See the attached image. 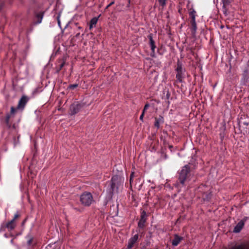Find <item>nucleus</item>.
Wrapping results in <instances>:
<instances>
[{"label": "nucleus", "mask_w": 249, "mask_h": 249, "mask_svg": "<svg viewBox=\"0 0 249 249\" xmlns=\"http://www.w3.org/2000/svg\"><path fill=\"white\" fill-rule=\"evenodd\" d=\"M98 18H96V17H94L91 19V20L90 21V26H89L90 29H91L93 26H94L96 24V23L98 21Z\"/></svg>", "instance_id": "obj_18"}, {"label": "nucleus", "mask_w": 249, "mask_h": 249, "mask_svg": "<svg viewBox=\"0 0 249 249\" xmlns=\"http://www.w3.org/2000/svg\"><path fill=\"white\" fill-rule=\"evenodd\" d=\"M81 108V105L79 104L72 105L71 107V114L74 115L79 112Z\"/></svg>", "instance_id": "obj_11"}, {"label": "nucleus", "mask_w": 249, "mask_h": 249, "mask_svg": "<svg viewBox=\"0 0 249 249\" xmlns=\"http://www.w3.org/2000/svg\"><path fill=\"white\" fill-rule=\"evenodd\" d=\"M10 117V115L7 114L6 117V120H5L7 124L9 123V121Z\"/></svg>", "instance_id": "obj_28"}, {"label": "nucleus", "mask_w": 249, "mask_h": 249, "mask_svg": "<svg viewBox=\"0 0 249 249\" xmlns=\"http://www.w3.org/2000/svg\"><path fill=\"white\" fill-rule=\"evenodd\" d=\"M170 96V94L169 91H168L167 94H166V98H167V99H168L169 98Z\"/></svg>", "instance_id": "obj_33"}, {"label": "nucleus", "mask_w": 249, "mask_h": 249, "mask_svg": "<svg viewBox=\"0 0 249 249\" xmlns=\"http://www.w3.org/2000/svg\"><path fill=\"white\" fill-rule=\"evenodd\" d=\"M248 83H249V70L247 68L243 71L242 77L241 79V84L246 85Z\"/></svg>", "instance_id": "obj_6"}, {"label": "nucleus", "mask_w": 249, "mask_h": 249, "mask_svg": "<svg viewBox=\"0 0 249 249\" xmlns=\"http://www.w3.org/2000/svg\"><path fill=\"white\" fill-rule=\"evenodd\" d=\"M16 226V222L14 220H11L5 225H1L0 228V231L4 230V228H7L8 231H11L15 229Z\"/></svg>", "instance_id": "obj_7"}, {"label": "nucleus", "mask_w": 249, "mask_h": 249, "mask_svg": "<svg viewBox=\"0 0 249 249\" xmlns=\"http://www.w3.org/2000/svg\"><path fill=\"white\" fill-rule=\"evenodd\" d=\"M192 29L191 33L193 36H195L196 31L197 27L196 21H191Z\"/></svg>", "instance_id": "obj_17"}, {"label": "nucleus", "mask_w": 249, "mask_h": 249, "mask_svg": "<svg viewBox=\"0 0 249 249\" xmlns=\"http://www.w3.org/2000/svg\"><path fill=\"white\" fill-rule=\"evenodd\" d=\"M133 175H134V173H132L131 175H130V183L131 184L132 181V179H133Z\"/></svg>", "instance_id": "obj_31"}, {"label": "nucleus", "mask_w": 249, "mask_h": 249, "mask_svg": "<svg viewBox=\"0 0 249 249\" xmlns=\"http://www.w3.org/2000/svg\"><path fill=\"white\" fill-rule=\"evenodd\" d=\"M19 216V214L17 212L14 215V218L12 220H14V221H15V220Z\"/></svg>", "instance_id": "obj_29"}, {"label": "nucleus", "mask_w": 249, "mask_h": 249, "mask_svg": "<svg viewBox=\"0 0 249 249\" xmlns=\"http://www.w3.org/2000/svg\"><path fill=\"white\" fill-rule=\"evenodd\" d=\"M190 168L188 165L183 166L180 171L178 179L182 185H184L186 180L188 174L190 172Z\"/></svg>", "instance_id": "obj_4"}, {"label": "nucleus", "mask_w": 249, "mask_h": 249, "mask_svg": "<svg viewBox=\"0 0 249 249\" xmlns=\"http://www.w3.org/2000/svg\"><path fill=\"white\" fill-rule=\"evenodd\" d=\"M182 239V237L179 236L177 234H175L174 238L172 241V245L175 247L178 246Z\"/></svg>", "instance_id": "obj_14"}, {"label": "nucleus", "mask_w": 249, "mask_h": 249, "mask_svg": "<svg viewBox=\"0 0 249 249\" xmlns=\"http://www.w3.org/2000/svg\"><path fill=\"white\" fill-rule=\"evenodd\" d=\"M32 239H29L28 242H27V244L28 245H30L31 243H32Z\"/></svg>", "instance_id": "obj_34"}, {"label": "nucleus", "mask_w": 249, "mask_h": 249, "mask_svg": "<svg viewBox=\"0 0 249 249\" xmlns=\"http://www.w3.org/2000/svg\"><path fill=\"white\" fill-rule=\"evenodd\" d=\"M13 239H12V240H11V242L12 243H13Z\"/></svg>", "instance_id": "obj_36"}, {"label": "nucleus", "mask_w": 249, "mask_h": 249, "mask_svg": "<svg viewBox=\"0 0 249 249\" xmlns=\"http://www.w3.org/2000/svg\"><path fill=\"white\" fill-rule=\"evenodd\" d=\"M177 71L176 78L177 81L182 83L184 77L185 69L183 68L181 63L178 61L177 62V67L176 69Z\"/></svg>", "instance_id": "obj_3"}, {"label": "nucleus", "mask_w": 249, "mask_h": 249, "mask_svg": "<svg viewBox=\"0 0 249 249\" xmlns=\"http://www.w3.org/2000/svg\"><path fill=\"white\" fill-rule=\"evenodd\" d=\"M44 14V12H40L37 13L36 15V23L39 24L42 22V18Z\"/></svg>", "instance_id": "obj_15"}, {"label": "nucleus", "mask_w": 249, "mask_h": 249, "mask_svg": "<svg viewBox=\"0 0 249 249\" xmlns=\"http://www.w3.org/2000/svg\"><path fill=\"white\" fill-rule=\"evenodd\" d=\"M78 85L77 84H74L72 85H69L68 89H73L75 88H77L78 87Z\"/></svg>", "instance_id": "obj_23"}, {"label": "nucleus", "mask_w": 249, "mask_h": 249, "mask_svg": "<svg viewBox=\"0 0 249 249\" xmlns=\"http://www.w3.org/2000/svg\"><path fill=\"white\" fill-rule=\"evenodd\" d=\"M114 3V1H111L109 4H108L106 7V9H107V8H108L110 6H111L112 4H113Z\"/></svg>", "instance_id": "obj_30"}, {"label": "nucleus", "mask_w": 249, "mask_h": 249, "mask_svg": "<svg viewBox=\"0 0 249 249\" xmlns=\"http://www.w3.org/2000/svg\"><path fill=\"white\" fill-rule=\"evenodd\" d=\"M123 180L117 175L112 177L110 182L109 193L112 194L114 192H118L119 187L123 184Z\"/></svg>", "instance_id": "obj_1"}, {"label": "nucleus", "mask_w": 249, "mask_h": 249, "mask_svg": "<svg viewBox=\"0 0 249 249\" xmlns=\"http://www.w3.org/2000/svg\"><path fill=\"white\" fill-rule=\"evenodd\" d=\"M196 12L194 9L189 13V15L192 18L191 21H196Z\"/></svg>", "instance_id": "obj_20"}, {"label": "nucleus", "mask_w": 249, "mask_h": 249, "mask_svg": "<svg viewBox=\"0 0 249 249\" xmlns=\"http://www.w3.org/2000/svg\"><path fill=\"white\" fill-rule=\"evenodd\" d=\"M64 66V63H62L60 65V69H61Z\"/></svg>", "instance_id": "obj_35"}, {"label": "nucleus", "mask_w": 249, "mask_h": 249, "mask_svg": "<svg viewBox=\"0 0 249 249\" xmlns=\"http://www.w3.org/2000/svg\"><path fill=\"white\" fill-rule=\"evenodd\" d=\"M149 38L150 41V46L151 50L150 55L152 57L155 58L156 57L155 49L156 46L155 44V41L153 39L152 36H149Z\"/></svg>", "instance_id": "obj_8"}, {"label": "nucleus", "mask_w": 249, "mask_h": 249, "mask_svg": "<svg viewBox=\"0 0 249 249\" xmlns=\"http://www.w3.org/2000/svg\"><path fill=\"white\" fill-rule=\"evenodd\" d=\"M239 124L241 126L244 125L245 126V128L247 130H249V122L247 121H243L242 120H240L239 121Z\"/></svg>", "instance_id": "obj_19"}, {"label": "nucleus", "mask_w": 249, "mask_h": 249, "mask_svg": "<svg viewBox=\"0 0 249 249\" xmlns=\"http://www.w3.org/2000/svg\"><path fill=\"white\" fill-rule=\"evenodd\" d=\"M60 14H59L58 15V16H57V23H58V25L59 27L60 28H61V23H60Z\"/></svg>", "instance_id": "obj_25"}, {"label": "nucleus", "mask_w": 249, "mask_h": 249, "mask_svg": "<svg viewBox=\"0 0 249 249\" xmlns=\"http://www.w3.org/2000/svg\"><path fill=\"white\" fill-rule=\"evenodd\" d=\"M144 113L142 112V114L141 115V116L140 117V120L143 121V116H144Z\"/></svg>", "instance_id": "obj_32"}, {"label": "nucleus", "mask_w": 249, "mask_h": 249, "mask_svg": "<svg viewBox=\"0 0 249 249\" xmlns=\"http://www.w3.org/2000/svg\"><path fill=\"white\" fill-rule=\"evenodd\" d=\"M164 123V118L162 116H160L159 118H155L154 126L158 129L160 128V125Z\"/></svg>", "instance_id": "obj_13"}, {"label": "nucleus", "mask_w": 249, "mask_h": 249, "mask_svg": "<svg viewBox=\"0 0 249 249\" xmlns=\"http://www.w3.org/2000/svg\"><path fill=\"white\" fill-rule=\"evenodd\" d=\"M93 201V198L91 193L84 192L80 196V202L85 206H90Z\"/></svg>", "instance_id": "obj_2"}, {"label": "nucleus", "mask_w": 249, "mask_h": 249, "mask_svg": "<svg viewBox=\"0 0 249 249\" xmlns=\"http://www.w3.org/2000/svg\"><path fill=\"white\" fill-rule=\"evenodd\" d=\"M29 100V98L26 95H22L20 99L17 109L19 110H23L25 105Z\"/></svg>", "instance_id": "obj_5"}, {"label": "nucleus", "mask_w": 249, "mask_h": 249, "mask_svg": "<svg viewBox=\"0 0 249 249\" xmlns=\"http://www.w3.org/2000/svg\"><path fill=\"white\" fill-rule=\"evenodd\" d=\"M231 0H222L223 4L229 5Z\"/></svg>", "instance_id": "obj_24"}, {"label": "nucleus", "mask_w": 249, "mask_h": 249, "mask_svg": "<svg viewBox=\"0 0 249 249\" xmlns=\"http://www.w3.org/2000/svg\"><path fill=\"white\" fill-rule=\"evenodd\" d=\"M166 0H159L160 4L162 7H164L166 5Z\"/></svg>", "instance_id": "obj_22"}, {"label": "nucleus", "mask_w": 249, "mask_h": 249, "mask_svg": "<svg viewBox=\"0 0 249 249\" xmlns=\"http://www.w3.org/2000/svg\"><path fill=\"white\" fill-rule=\"evenodd\" d=\"M15 111H16V108L14 107H11V113L14 114Z\"/></svg>", "instance_id": "obj_27"}, {"label": "nucleus", "mask_w": 249, "mask_h": 249, "mask_svg": "<svg viewBox=\"0 0 249 249\" xmlns=\"http://www.w3.org/2000/svg\"><path fill=\"white\" fill-rule=\"evenodd\" d=\"M146 213L145 211H143L141 215V219L138 222V226L140 228L144 227V223L146 221Z\"/></svg>", "instance_id": "obj_10"}, {"label": "nucleus", "mask_w": 249, "mask_h": 249, "mask_svg": "<svg viewBox=\"0 0 249 249\" xmlns=\"http://www.w3.org/2000/svg\"><path fill=\"white\" fill-rule=\"evenodd\" d=\"M231 249H249V243L234 247Z\"/></svg>", "instance_id": "obj_16"}, {"label": "nucleus", "mask_w": 249, "mask_h": 249, "mask_svg": "<svg viewBox=\"0 0 249 249\" xmlns=\"http://www.w3.org/2000/svg\"><path fill=\"white\" fill-rule=\"evenodd\" d=\"M227 5H228L223 4L222 8V11L223 13L224 14V15H225L226 16H227L229 13L228 9L226 7V6Z\"/></svg>", "instance_id": "obj_21"}, {"label": "nucleus", "mask_w": 249, "mask_h": 249, "mask_svg": "<svg viewBox=\"0 0 249 249\" xmlns=\"http://www.w3.org/2000/svg\"><path fill=\"white\" fill-rule=\"evenodd\" d=\"M149 107V104H147L145 105L142 112L144 113L145 111L147 110V109Z\"/></svg>", "instance_id": "obj_26"}, {"label": "nucleus", "mask_w": 249, "mask_h": 249, "mask_svg": "<svg viewBox=\"0 0 249 249\" xmlns=\"http://www.w3.org/2000/svg\"><path fill=\"white\" fill-rule=\"evenodd\" d=\"M247 217H245L243 220H241L238 223V224L234 228L233 231L234 232L238 233L241 231L245 224V221L247 220Z\"/></svg>", "instance_id": "obj_9"}, {"label": "nucleus", "mask_w": 249, "mask_h": 249, "mask_svg": "<svg viewBox=\"0 0 249 249\" xmlns=\"http://www.w3.org/2000/svg\"><path fill=\"white\" fill-rule=\"evenodd\" d=\"M138 239V234H135L132 237H131L128 241L127 248L128 249H131L133 247V245L137 241Z\"/></svg>", "instance_id": "obj_12"}, {"label": "nucleus", "mask_w": 249, "mask_h": 249, "mask_svg": "<svg viewBox=\"0 0 249 249\" xmlns=\"http://www.w3.org/2000/svg\"><path fill=\"white\" fill-rule=\"evenodd\" d=\"M4 236H5V237H7V235H6V234H5Z\"/></svg>", "instance_id": "obj_37"}]
</instances>
